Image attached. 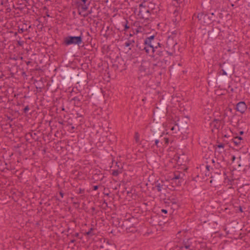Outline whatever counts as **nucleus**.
I'll use <instances>...</instances> for the list:
<instances>
[{
    "instance_id": "37998d69",
    "label": "nucleus",
    "mask_w": 250,
    "mask_h": 250,
    "mask_svg": "<svg viewBox=\"0 0 250 250\" xmlns=\"http://www.w3.org/2000/svg\"><path fill=\"white\" fill-rule=\"evenodd\" d=\"M235 156H234V155H233V156H232V158H231V161H232V162H233V161L235 160Z\"/></svg>"
},
{
    "instance_id": "7c9ffc66",
    "label": "nucleus",
    "mask_w": 250,
    "mask_h": 250,
    "mask_svg": "<svg viewBox=\"0 0 250 250\" xmlns=\"http://www.w3.org/2000/svg\"><path fill=\"white\" fill-rule=\"evenodd\" d=\"M93 230V228H90L89 230L86 232V234L87 235H93V233H92V230Z\"/></svg>"
},
{
    "instance_id": "79ce46f5",
    "label": "nucleus",
    "mask_w": 250,
    "mask_h": 250,
    "mask_svg": "<svg viewBox=\"0 0 250 250\" xmlns=\"http://www.w3.org/2000/svg\"><path fill=\"white\" fill-rule=\"evenodd\" d=\"M161 211L165 214L167 213V209H163L161 210Z\"/></svg>"
},
{
    "instance_id": "423d86ee",
    "label": "nucleus",
    "mask_w": 250,
    "mask_h": 250,
    "mask_svg": "<svg viewBox=\"0 0 250 250\" xmlns=\"http://www.w3.org/2000/svg\"><path fill=\"white\" fill-rule=\"evenodd\" d=\"M83 42L82 37L80 36H68L64 39V43L66 45L70 44L80 45Z\"/></svg>"
},
{
    "instance_id": "a878e982",
    "label": "nucleus",
    "mask_w": 250,
    "mask_h": 250,
    "mask_svg": "<svg viewBox=\"0 0 250 250\" xmlns=\"http://www.w3.org/2000/svg\"><path fill=\"white\" fill-rule=\"evenodd\" d=\"M222 176V175H221V174H217L216 175L212 176V180L210 181V182H212L213 180H216L217 181H219Z\"/></svg>"
},
{
    "instance_id": "cd10ccee",
    "label": "nucleus",
    "mask_w": 250,
    "mask_h": 250,
    "mask_svg": "<svg viewBox=\"0 0 250 250\" xmlns=\"http://www.w3.org/2000/svg\"><path fill=\"white\" fill-rule=\"evenodd\" d=\"M125 46L126 47H128L129 50H131L132 48L133 47V46H132V44H131L127 41L125 43Z\"/></svg>"
},
{
    "instance_id": "c9c22d12",
    "label": "nucleus",
    "mask_w": 250,
    "mask_h": 250,
    "mask_svg": "<svg viewBox=\"0 0 250 250\" xmlns=\"http://www.w3.org/2000/svg\"><path fill=\"white\" fill-rule=\"evenodd\" d=\"M29 134L30 135L31 137H32L33 139H35L34 136L36 135V133H30Z\"/></svg>"
},
{
    "instance_id": "5fc2aeb1",
    "label": "nucleus",
    "mask_w": 250,
    "mask_h": 250,
    "mask_svg": "<svg viewBox=\"0 0 250 250\" xmlns=\"http://www.w3.org/2000/svg\"><path fill=\"white\" fill-rule=\"evenodd\" d=\"M91 13H92V10H91L90 11H88V15L90 14Z\"/></svg>"
},
{
    "instance_id": "9b49d317",
    "label": "nucleus",
    "mask_w": 250,
    "mask_h": 250,
    "mask_svg": "<svg viewBox=\"0 0 250 250\" xmlns=\"http://www.w3.org/2000/svg\"><path fill=\"white\" fill-rule=\"evenodd\" d=\"M199 21L203 22H208L212 20L211 17L209 16L207 13L202 12L198 14L197 16Z\"/></svg>"
},
{
    "instance_id": "864d4df0",
    "label": "nucleus",
    "mask_w": 250,
    "mask_h": 250,
    "mask_svg": "<svg viewBox=\"0 0 250 250\" xmlns=\"http://www.w3.org/2000/svg\"><path fill=\"white\" fill-rule=\"evenodd\" d=\"M75 241V239H73V240H71L70 242L71 243H74Z\"/></svg>"
},
{
    "instance_id": "bf43d9fd",
    "label": "nucleus",
    "mask_w": 250,
    "mask_h": 250,
    "mask_svg": "<svg viewBox=\"0 0 250 250\" xmlns=\"http://www.w3.org/2000/svg\"><path fill=\"white\" fill-rule=\"evenodd\" d=\"M43 9H45V10H47V7H45V6H44V7H43Z\"/></svg>"
},
{
    "instance_id": "b1692460",
    "label": "nucleus",
    "mask_w": 250,
    "mask_h": 250,
    "mask_svg": "<svg viewBox=\"0 0 250 250\" xmlns=\"http://www.w3.org/2000/svg\"><path fill=\"white\" fill-rule=\"evenodd\" d=\"M208 84L210 86H214L217 84V80L211 78L208 80Z\"/></svg>"
},
{
    "instance_id": "58836bf2",
    "label": "nucleus",
    "mask_w": 250,
    "mask_h": 250,
    "mask_svg": "<svg viewBox=\"0 0 250 250\" xmlns=\"http://www.w3.org/2000/svg\"><path fill=\"white\" fill-rule=\"evenodd\" d=\"M18 31H19V33H23L25 31V30L23 28H21V29H19Z\"/></svg>"
},
{
    "instance_id": "4c0bfd02",
    "label": "nucleus",
    "mask_w": 250,
    "mask_h": 250,
    "mask_svg": "<svg viewBox=\"0 0 250 250\" xmlns=\"http://www.w3.org/2000/svg\"><path fill=\"white\" fill-rule=\"evenodd\" d=\"M81 15L83 16V17L85 18V17H86L88 15V13H84V14H83V13H82Z\"/></svg>"
},
{
    "instance_id": "a19ab883",
    "label": "nucleus",
    "mask_w": 250,
    "mask_h": 250,
    "mask_svg": "<svg viewBox=\"0 0 250 250\" xmlns=\"http://www.w3.org/2000/svg\"><path fill=\"white\" fill-rule=\"evenodd\" d=\"M98 188H99V187L98 186H94L93 188V190H96L98 189Z\"/></svg>"
},
{
    "instance_id": "ddd939ff",
    "label": "nucleus",
    "mask_w": 250,
    "mask_h": 250,
    "mask_svg": "<svg viewBox=\"0 0 250 250\" xmlns=\"http://www.w3.org/2000/svg\"><path fill=\"white\" fill-rule=\"evenodd\" d=\"M247 108V106L244 102H240L236 104V109L241 113H244Z\"/></svg>"
},
{
    "instance_id": "6e6552de",
    "label": "nucleus",
    "mask_w": 250,
    "mask_h": 250,
    "mask_svg": "<svg viewBox=\"0 0 250 250\" xmlns=\"http://www.w3.org/2000/svg\"><path fill=\"white\" fill-rule=\"evenodd\" d=\"M81 2H77L78 7V13L81 15L82 13H83L87 10L91 1L88 0H81Z\"/></svg>"
},
{
    "instance_id": "39448f33",
    "label": "nucleus",
    "mask_w": 250,
    "mask_h": 250,
    "mask_svg": "<svg viewBox=\"0 0 250 250\" xmlns=\"http://www.w3.org/2000/svg\"><path fill=\"white\" fill-rule=\"evenodd\" d=\"M177 42L172 37H168L166 42L167 52L170 55H172L176 49Z\"/></svg>"
},
{
    "instance_id": "f257e3e1",
    "label": "nucleus",
    "mask_w": 250,
    "mask_h": 250,
    "mask_svg": "<svg viewBox=\"0 0 250 250\" xmlns=\"http://www.w3.org/2000/svg\"><path fill=\"white\" fill-rule=\"evenodd\" d=\"M161 122H154L151 126L149 138L151 147L153 148H161L164 146L162 145V134H164V131L160 128Z\"/></svg>"
},
{
    "instance_id": "ea45409f",
    "label": "nucleus",
    "mask_w": 250,
    "mask_h": 250,
    "mask_svg": "<svg viewBox=\"0 0 250 250\" xmlns=\"http://www.w3.org/2000/svg\"><path fill=\"white\" fill-rule=\"evenodd\" d=\"M235 138L236 139H238L240 141V142H241V141L243 140V138L241 137L236 136V137H235Z\"/></svg>"
},
{
    "instance_id": "5701e85b",
    "label": "nucleus",
    "mask_w": 250,
    "mask_h": 250,
    "mask_svg": "<svg viewBox=\"0 0 250 250\" xmlns=\"http://www.w3.org/2000/svg\"><path fill=\"white\" fill-rule=\"evenodd\" d=\"M154 36H151L150 37L147 38L146 39L145 41V42L146 44H151L152 42L154 41Z\"/></svg>"
},
{
    "instance_id": "e2e57ef3",
    "label": "nucleus",
    "mask_w": 250,
    "mask_h": 250,
    "mask_svg": "<svg viewBox=\"0 0 250 250\" xmlns=\"http://www.w3.org/2000/svg\"><path fill=\"white\" fill-rule=\"evenodd\" d=\"M231 5L232 6H234V4H232H232H231Z\"/></svg>"
},
{
    "instance_id": "49530a36",
    "label": "nucleus",
    "mask_w": 250,
    "mask_h": 250,
    "mask_svg": "<svg viewBox=\"0 0 250 250\" xmlns=\"http://www.w3.org/2000/svg\"><path fill=\"white\" fill-rule=\"evenodd\" d=\"M60 194L62 198L63 197V193L62 191L60 192Z\"/></svg>"
},
{
    "instance_id": "4468645a",
    "label": "nucleus",
    "mask_w": 250,
    "mask_h": 250,
    "mask_svg": "<svg viewBox=\"0 0 250 250\" xmlns=\"http://www.w3.org/2000/svg\"><path fill=\"white\" fill-rule=\"evenodd\" d=\"M161 44L159 42L156 43L154 41L152 42L151 44H147L148 47L147 54H149L150 52H154V50L155 49V47H158Z\"/></svg>"
},
{
    "instance_id": "4d7b16f0",
    "label": "nucleus",
    "mask_w": 250,
    "mask_h": 250,
    "mask_svg": "<svg viewBox=\"0 0 250 250\" xmlns=\"http://www.w3.org/2000/svg\"><path fill=\"white\" fill-rule=\"evenodd\" d=\"M243 133H244V132H243V131H240V134L241 135L243 134Z\"/></svg>"
},
{
    "instance_id": "c756f323",
    "label": "nucleus",
    "mask_w": 250,
    "mask_h": 250,
    "mask_svg": "<svg viewBox=\"0 0 250 250\" xmlns=\"http://www.w3.org/2000/svg\"><path fill=\"white\" fill-rule=\"evenodd\" d=\"M125 24L124 25V30L125 31H126L129 28V26H128L127 24H128V21L127 20H125Z\"/></svg>"
},
{
    "instance_id": "9d476101",
    "label": "nucleus",
    "mask_w": 250,
    "mask_h": 250,
    "mask_svg": "<svg viewBox=\"0 0 250 250\" xmlns=\"http://www.w3.org/2000/svg\"><path fill=\"white\" fill-rule=\"evenodd\" d=\"M155 47V49L154 50V52H150V54L148 55L153 58H155V59L157 60L158 57L164 56V51L162 44L160 45L158 47Z\"/></svg>"
},
{
    "instance_id": "f3484780",
    "label": "nucleus",
    "mask_w": 250,
    "mask_h": 250,
    "mask_svg": "<svg viewBox=\"0 0 250 250\" xmlns=\"http://www.w3.org/2000/svg\"><path fill=\"white\" fill-rule=\"evenodd\" d=\"M160 122L161 123L160 124H162L163 125V126H164V127L169 128L171 131L175 130V133H176L177 131L179 130L178 123L175 124L174 125L171 126L170 125H168V124H167L166 123H162L161 122Z\"/></svg>"
},
{
    "instance_id": "13d9d810",
    "label": "nucleus",
    "mask_w": 250,
    "mask_h": 250,
    "mask_svg": "<svg viewBox=\"0 0 250 250\" xmlns=\"http://www.w3.org/2000/svg\"><path fill=\"white\" fill-rule=\"evenodd\" d=\"M18 43H19V44L20 45H22V44L20 42H18Z\"/></svg>"
},
{
    "instance_id": "aec40b11",
    "label": "nucleus",
    "mask_w": 250,
    "mask_h": 250,
    "mask_svg": "<svg viewBox=\"0 0 250 250\" xmlns=\"http://www.w3.org/2000/svg\"><path fill=\"white\" fill-rule=\"evenodd\" d=\"M174 117H176L175 115L174 114H169L167 116V121L170 122L169 124H172V123H175L176 122H180V120L179 119L176 120L175 119H174Z\"/></svg>"
},
{
    "instance_id": "0eeeda50",
    "label": "nucleus",
    "mask_w": 250,
    "mask_h": 250,
    "mask_svg": "<svg viewBox=\"0 0 250 250\" xmlns=\"http://www.w3.org/2000/svg\"><path fill=\"white\" fill-rule=\"evenodd\" d=\"M140 10L138 16L142 19L147 20L150 16L149 10L142 3L139 5Z\"/></svg>"
},
{
    "instance_id": "393cba45",
    "label": "nucleus",
    "mask_w": 250,
    "mask_h": 250,
    "mask_svg": "<svg viewBox=\"0 0 250 250\" xmlns=\"http://www.w3.org/2000/svg\"><path fill=\"white\" fill-rule=\"evenodd\" d=\"M169 142V139L167 137H163V134H162V145L164 146H167Z\"/></svg>"
},
{
    "instance_id": "2eb2a0df",
    "label": "nucleus",
    "mask_w": 250,
    "mask_h": 250,
    "mask_svg": "<svg viewBox=\"0 0 250 250\" xmlns=\"http://www.w3.org/2000/svg\"><path fill=\"white\" fill-rule=\"evenodd\" d=\"M63 76L62 77V79L63 80L62 81V83L63 85H65L70 79H72V78L71 77V72H68V71H64L63 73Z\"/></svg>"
},
{
    "instance_id": "2f4dec72",
    "label": "nucleus",
    "mask_w": 250,
    "mask_h": 250,
    "mask_svg": "<svg viewBox=\"0 0 250 250\" xmlns=\"http://www.w3.org/2000/svg\"><path fill=\"white\" fill-rule=\"evenodd\" d=\"M128 42H129L131 44H132V46H134V43H135V41L133 39H128L127 40Z\"/></svg>"
},
{
    "instance_id": "4be33fe9",
    "label": "nucleus",
    "mask_w": 250,
    "mask_h": 250,
    "mask_svg": "<svg viewBox=\"0 0 250 250\" xmlns=\"http://www.w3.org/2000/svg\"><path fill=\"white\" fill-rule=\"evenodd\" d=\"M136 47L139 50H145L147 53V49L148 48L147 45L146 44L145 42L142 44L137 42L136 44Z\"/></svg>"
},
{
    "instance_id": "1a4fd4ad",
    "label": "nucleus",
    "mask_w": 250,
    "mask_h": 250,
    "mask_svg": "<svg viewBox=\"0 0 250 250\" xmlns=\"http://www.w3.org/2000/svg\"><path fill=\"white\" fill-rule=\"evenodd\" d=\"M86 75L85 72L82 71L78 73H74L72 75L73 81L77 82V83L83 84L84 80L85 77Z\"/></svg>"
},
{
    "instance_id": "c85d7f7f",
    "label": "nucleus",
    "mask_w": 250,
    "mask_h": 250,
    "mask_svg": "<svg viewBox=\"0 0 250 250\" xmlns=\"http://www.w3.org/2000/svg\"><path fill=\"white\" fill-rule=\"evenodd\" d=\"M119 171L118 170H114L112 171V175L113 176H117L119 175Z\"/></svg>"
},
{
    "instance_id": "f704fd0d",
    "label": "nucleus",
    "mask_w": 250,
    "mask_h": 250,
    "mask_svg": "<svg viewBox=\"0 0 250 250\" xmlns=\"http://www.w3.org/2000/svg\"><path fill=\"white\" fill-rule=\"evenodd\" d=\"M216 146L218 148H223L224 147V146H225V145L223 144H220L219 145H217Z\"/></svg>"
},
{
    "instance_id": "bb28decb",
    "label": "nucleus",
    "mask_w": 250,
    "mask_h": 250,
    "mask_svg": "<svg viewBox=\"0 0 250 250\" xmlns=\"http://www.w3.org/2000/svg\"><path fill=\"white\" fill-rule=\"evenodd\" d=\"M232 141L236 146H239L241 144L240 141L238 139H236L235 137L232 139Z\"/></svg>"
},
{
    "instance_id": "3c124183",
    "label": "nucleus",
    "mask_w": 250,
    "mask_h": 250,
    "mask_svg": "<svg viewBox=\"0 0 250 250\" xmlns=\"http://www.w3.org/2000/svg\"><path fill=\"white\" fill-rule=\"evenodd\" d=\"M210 167V166H208V165H207L206 166V168L209 170V168Z\"/></svg>"
},
{
    "instance_id": "f8f14e48",
    "label": "nucleus",
    "mask_w": 250,
    "mask_h": 250,
    "mask_svg": "<svg viewBox=\"0 0 250 250\" xmlns=\"http://www.w3.org/2000/svg\"><path fill=\"white\" fill-rule=\"evenodd\" d=\"M167 187V186L165 184V182L163 180H158L155 182V188H156L158 192L166 190Z\"/></svg>"
},
{
    "instance_id": "f03ea898",
    "label": "nucleus",
    "mask_w": 250,
    "mask_h": 250,
    "mask_svg": "<svg viewBox=\"0 0 250 250\" xmlns=\"http://www.w3.org/2000/svg\"><path fill=\"white\" fill-rule=\"evenodd\" d=\"M234 72L233 67L227 62H224L220 64V68L218 73L220 76L218 81L219 82H227L228 80V75L231 76Z\"/></svg>"
},
{
    "instance_id": "6e6d98bb",
    "label": "nucleus",
    "mask_w": 250,
    "mask_h": 250,
    "mask_svg": "<svg viewBox=\"0 0 250 250\" xmlns=\"http://www.w3.org/2000/svg\"><path fill=\"white\" fill-rule=\"evenodd\" d=\"M248 110L250 112V106L248 107Z\"/></svg>"
},
{
    "instance_id": "c03bdc74",
    "label": "nucleus",
    "mask_w": 250,
    "mask_h": 250,
    "mask_svg": "<svg viewBox=\"0 0 250 250\" xmlns=\"http://www.w3.org/2000/svg\"><path fill=\"white\" fill-rule=\"evenodd\" d=\"M103 205H105L106 207H107V203L105 202V201H104L103 202Z\"/></svg>"
},
{
    "instance_id": "473e14b6",
    "label": "nucleus",
    "mask_w": 250,
    "mask_h": 250,
    "mask_svg": "<svg viewBox=\"0 0 250 250\" xmlns=\"http://www.w3.org/2000/svg\"><path fill=\"white\" fill-rule=\"evenodd\" d=\"M135 140L136 142H138L139 140V135L138 133L136 132L135 135Z\"/></svg>"
},
{
    "instance_id": "7ed1b4c3",
    "label": "nucleus",
    "mask_w": 250,
    "mask_h": 250,
    "mask_svg": "<svg viewBox=\"0 0 250 250\" xmlns=\"http://www.w3.org/2000/svg\"><path fill=\"white\" fill-rule=\"evenodd\" d=\"M166 113L167 109L164 105H161L160 104H156V107L153 110V114L158 121L161 120L162 118H164Z\"/></svg>"
},
{
    "instance_id": "09e8293b",
    "label": "nucleus",
    "mask_w": 250,
    "mask_h": 250,
    "mask_svg": "<svg viewBox=\"0 0 250 250\" xmlns=\"http://www.w3.org/2000/svg\"><path fill=\"white\" fill-rule=\"evenodd\" d=\"M30 63H31L30 61L26 62V64L27 65H29V64H30Z\"/></svg>"
},
{
    "instance_id": "20e7f679",
    "label": "nucleus",
    "mask_w": 250,
    "mask_h": 250,
    "mask_svg": "<svg viewBox=\"0 0 250 250\" xmlns=\"http://www.w3.org/2000/svg\"><path fill=\"white\" fill-rule=\"evenodd\" d=\"M139 71L142 75H148L151 74L153 71L151 64L147 61L143 62L140 66Z\"/></svg>"
},
{
    "instance_id": "a211bd4d",
    "label": "nucleus",
    "mask_w": 250,
    "mask_h": 250,
    "mask_svg": "<svg viewBox=\"0 0 250 250\" xmlns=\"http://www.w3.org/2000/svg\"><path fill=\"white\" fill-rule=\"evenodd\" d=\"M219 29L217 28H213L208 32V35L211 37L217 36L219 33Z\"/></svg>"
},
{
    "instance_id": "a18cd8bd",
    "label": "nucleus",
    "mask_w": 250,
    "mask_h": 250,
    "mask_svg": "<svg viewBox=\"0 0 250 250\" xmlns=\"http://www.w3.org/2000/svg\"><path fill=\"white\" fill-rule=\"evenodd\" d=\"M74 236L75 237H78L79 235V233L77 232V233H75L74 234Z\"/></svg>"
},
{
    "instance_id": "8fccbe9b",
    "label": "nucleus",
    "mask_w": 250,
    "mask_h": 250,
    "mask_svg": "<svg viewBox=\"0 0 250 250\" xmlns=\"http://www.w3.org/2000/svg\"><path fill=\"white\" fill-rule=\"evenodd\" d=\"M223 177H224V179H226V173L225 172H224L223 173Z\"/></svg>"
},
{
    "instance_id": "0e129e2a",
    "label": "nucleus",
    "mask_w": 250,
    "mask_h": 250,
    "mask_svg": "<svg viewBox=\"0 0 250 250\" xmlns=\"http://www.w3.org/2000/svg\"><path fill=\"white\" fill-rule=\"evenodd\" d=\"M130 36H132V35L131 34H130Z\"/></svg>"
},
{
    "instance_id": "de8ad7c7",
    "label": "nucleus",
    "mask_w": 250,
    "mask_h": 250,
    "mask_svg": "<svg viewBox=\"0 0 250 250\" xmlns=\"http://www.w3.org/2000/svg\"><path fill=\"white\" fill-rule=\"evenodd\" d=\"M45 15H46V16H47V17H50V15H49V14H48V12H46Z\"/></svg>"
},
{
    "instance_id": "72a5a7b5",
    "label": "nucleus",
    "mask_w": 250,
    "mask_h": 250,
    "mask_svg": "<svg viewBox=\"0 0 250 250\" xmlns=\"http://www.w3.org/2000/svg\"><path fill=\"white\" fill-rule=\"evenodd\" d=\"M29 110V106L28 105H27L25 107V108L23 109V112L24 113H26L27 111H28Z\"/></svg>"
},
{
    "instance_id": "052dcab7",
    "label": "nucleus",
    "mask_w": 250,
    "mask_h": 250,
    "mask_svg": "<svg viewBox=\"0 0 250 250\" xmlns=\"http://www.w3.org/2000/svg\"><path fill=\"white\" fill-rule=\"evenodd\" d=\"M210 14H211V16H213L214 15V13H211Z\"/></svg>"
},
{
    "instance_id": "603ef678",
    "label": "nucleus",
    "mask_w": 250,
    "mask_h": 250,
    "mask_svg": "<svg viewBox=\"0 0 250 250\" xmlns=\"http://www.w3.org/2000/svg\"><path fill=\"white\" fill-rule=\"evenodd\" d=\"M180 124L183 126H186V124H182L181 123H180Z\"/></svg>"
},
{
    "instance_id": "680f3d73",
    "label": "nucleus",
    "mask_w": 250,
    "mask_h": 250,
    "mask_svg": "<svg viewBox=\"0 0 250 250\" xmlns=\"http://www.w3.org/2000/svg\"><path fill=\"white\" fill-rule=\"evenodd\" d=\"M105 195H106V196H108V195H109V193H106V194H105Z\"/></svg>"
},
{
    "instance_id": "e433bc0d",
    "label": "nucleus",
    "mask_w": 250,
    "mask_h": 250,
    "mask_svg": "<svg viewBox=\"0 0 250 250\" xmlns=\"http://www.w3.org/2000/svg\"><path fill=\"white\" fill-rule=\"evenodd\" d=\"M84 192V190L81 188H79L78 193L81 194Z\"/></svg>"
},
{
    "instance_id": "412c9836",
    "label": "nucleus",
    "mask_w": 250,
    "mask_h": 250,
    "mask_svg": "<svg viewBox=\"0 0 250 250\" xmlns=\"http://www.w3.org/2000/svg\"><path fill=\"white\" fill-rule=\"evenodd\" d=\"M191 246V242H190V239H188L186 241H184L183 243V246H182L180 249H182L183 248H186V249H189V250H193V249H191L190 247Z\"/></svg>"
},
{
    "instance_id": "dca6fc26",
    "label": "nucleus",
    "mask_w": 250,
    "mask_h": 250,
    "mask_svg": "<svg viewBox=\"0 0 250 250\" xmlns=\"http://www.w3.org/2000/svg\"><path fill=\"white\" fill-rule=\"evenodd\" d=\"M83 99V96L80 95V96H76L72 98L70 100L71 102H74L73 104L76 106H80L81 105V101Z\"/></svg>"
},
{
    "instance_id": "6ab92c4d",
    "label": "nucleus",
    "mask_w": 250,
    "mask_h": 250,
    "mask_svg": "<svg viewBox=\"0 0 250 250\" xmlns=\"http://www.w3.org/2000/svg\"><path fill=\"white\" fill-rule=\"evenodd\" d=\"M184 174L180 171H176L173 174V177L171 178L172 180H181L183 179Z\"/></svg>"
}]
</instances>
